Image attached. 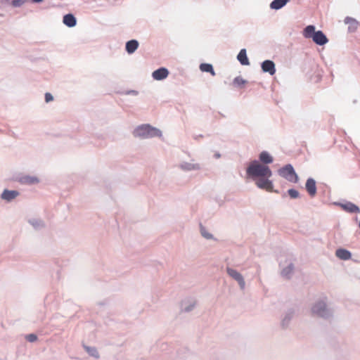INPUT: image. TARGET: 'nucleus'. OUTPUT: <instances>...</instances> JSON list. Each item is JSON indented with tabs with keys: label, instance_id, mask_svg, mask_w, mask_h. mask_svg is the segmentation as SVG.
<instances>
[{
	"label": "nucleus",
	"instance_id": "f257e3e1",
	"mask_svg": "<svg viewBox=\"0 0 360 360\" xmlns=\"http://www.w3.org/2000/svg\"><path fill=\"white\" fill-rule=\"evenodd\" d=\"M247 174L252 179L259 178L255 182L258 188L269 192L273 191V184L269 179L272 172L269 166L254 160L248 167Z\"/></svg>",
	"mask_w": 360,
	"mask_h": 360
},
{
	"label": "nucleus",
	"instance_id": "f03ea898",
	"mask_svg": "<svg viewBox=\"0 0 360 360\" xmlns=\"http://www.w3.org/2000/svg\"><path fill=\"white\" fill-rule=\"evenodd\" d=\"M135 135L141 137L160 136L161 131L148 124H144L136 129Z\"/></svg>",
	"mask_w": 360,
	"mask_h": 360
},
{
	"label": "nucleus",
	"instance_id": "7ed1b4c3",
	"mask_svg": "<svg viewBox=\"0 0 360 360\" xmlns=\"http://www.w3.org/2000/svg\"><path fill=\"white\" fill-rule=\"evenodd\" d=\"M278 174L282 177L290 182L297 183L298 176L291 165H286L278 170Z\"/></svg>",
	"mask_w": 360,
	"mask_h": 360
},
{
	"label": "nucleus",
	"instance_id": "20e7f679",
	"mask_svg": "<svg viewBox=\"0 0 360 360\" xmlns=\"http://www.w3.org/2000/svg\"><path fill=\"white\" fill-rule=\"evenodd\" d=\"M227 273L231 277L238 281L241 288H244L245 283L242 275L240 273L231 268H227Z\"/></svg>",
	"mask_w": 360,
	"mask_h": 360
},
{
	"label": "nucleus",
	"instance_id": "39448f33",
	"mask_svg": "<svg viewBox=\"0 0 360 360\" xmlns=\"http://www.w3.org/2000/svg\"><path fill=\"white\" fill-rule=\"evenodd\" d=\"M312 312L319 316H324L326 314V306L323 302L316 303L312 308Z\"/></svg>",
	"mask_w": 360,
	"mask_h": 360
},
{
	"label": "nucleus",
	"instance_id": "423d86ee",
	"mask_svg": "<svg viewBox=\"0 0 360 360\" xmlns=\"http://www.w3.org/2000/svg\"><path fill=\"white\" fill-rule=\"evenodd\" d=\"M262 69L264 72L274 75L276 72L275 64L273 61L266 60L262 63Z\"/></svg>",
	"mask_w": 360,
	"mask_h": 360
},
{
	"label": "nucleus",
	"instance_id": "0eeeda50",
	"mask_svg": "<svg viewBox=\"0 0 360 360\" xmlns=\"http://www.w3.org/2000/svg\"><path fill=\"white\" fill-rule=\"evenodd\" d=\"M313 41L319 45H324L328 42V39L321 31H317L312 36Z\"/></svg>",
	"mask_w": 360,
	"mask_h": 360
},
{
	"label": "nucleus",
	"instance_id": "6e6552de",
	"mask_svg": "<svg viewBox=\"0 0 360 360\" xmlns=\"http://www.w3.org/2000/svg\"><path fill=\"white\" fill-rule=\"evenodd\" d=\"M306 190L309 194L310 196L314 197L316 194V181L311 179L309 178L307 180L306 184Z\"/></svg>",
	"mask_w": 360,
	"mask_h": 360
},
{
	"label": "nucleus",
	"instance_id": "1a4fd4ad",
	"mask_svg": "<svg viewBox=\"0 0 360 360\" xmlns=\"http://www.w3.org/2000/svg\"><path fill=\"white\" fill-rule=\"evenodd\" d=\"M168 75V70L165 68H161L153 72V77L156 80H161L165 79Z\"/></svg>",
	"mask_w": 360,
	"mask_h": 360
},
{
	"label": "nucleus",
	"instance_id": "9d476101",
	"mask_svg": "<svg viewBox=\"0 0 360 360\" xmlns=\"http://www.w3.org/2000/svg\"><path fill=\"white\" fill-rule=\"evenodd\" d=\"M335 255L340 259L347 260L349 259L352 257V254L350 252L345 249L340 248L338 249L335 252Z\"/></svg>",
	"mask_w": 360,
	"mask_h": 360
},
{
	"label": "nucleus",
	"instance_id": "9b49d317",
	"mask_svg": "<svg viewBox=\"0 0 360 360\" xmlns=\"http://www.w3.org/2000/svg\"><path fill=\"white\" fill-rule=\"evenodd\" d=\"M341 207L346 212L350 213H358L360 212L359 208L352 202L341 204Z\"/></svg>",
	"mask_w": 360,
	"mask_h": 360
},
{
	"label": "nucleus",
	"instance_id": "f8f14e48",
	"mask_svg": "<svg viewBox=\"0 0 360 360\" xmlns=\"http://www.w3.org/2000/svg\"><path fill=\"white\" fill-rule=\"evenodd\" d=\"M63 22L69 27H74L77 23L76 18L72 14H67L64 15Z\"/></svg>",
	"mask_w": 360,
	"mask_h": 360
},
{
	"label": "nucleus",
	"instance_id": "ddd939ff",
	"mask_svg": "<svg viewBox=\"0 0 360 360\" xmlns=\"http://www.w3.org/2000/svg\"><path fill=\"white\" fill-rule=\"evenodd\" d=\"M139 47V42L132 39L127 42L126 44V51L128 53H133Z\"/></svg>",
	"mask_w": 360,
	"mask_h": 360
},
{
	"label": "nucleus",
	"instance_id": "4468645a",
	"mask_svg": "<svg viewBox=\"0 0 360 360\" xmlns=\"http://www.w3.org/2000/svg\"><path fill=\"white\" fill-rule=\"evenodd\" d=\"M237 58L239 60V62L243 65H248L250 64L249 60L247 57L246 50L244 49L240 51L239 53L238 54Z\"/></svg>",
	"mask_w": 360,
	"mask_h": 360
},
{
	"label": "nucleus",
	"instance_id": "2eb2a0df",
	"mask_svg": "<svg viewBox=\"0 0 360 360\" xmlns=\"http://www.w3.org/2000/svg\"><path fill=\"white\" fill-rule=\"evenodd\" d=\"M259 160L264 164H270L273 162V158L268 152L262 151L259 154Z\"/></svg>",
	"mask_w": 360,
	"mask_h": 360
},
{
	"label": "nucleus",
	"instance_id": "dca6fc26",
	"mask_svg": "<svg viewBox=\"0 0 360 360\" xmlns=\"http://www.w3.org/2000/svg\"><path fill=\"white\" fill-rule=\"evenodd\" d=\"M18 193L17 191L5 190L1 194V198L4 200L10 201L18 196Z\"/></svg>",
	"mask_w": 360,
	"mask_h": 360
},
{
	"label": "nucleus",
	"instance_id": "f3484780",
	"mask_svg": "<svg viewBox=\"0 0 360 360\" xmlns=\"http://www.w3.org/2000/svg\"><path fill=\"white\" fill-rule=\"evenodd\" d=\"M288 1V0H274L271 3L270 6L273 9L278 10L284 6Z\"/></svg>",
	"mask_w": 360,
	"mask_h": 360
},
{
	"label": "nucleus",
	"instance_id": "a211bd4d",
	"mask_svg": "<svg viewBox=\"0 0 360 360\" xmlns=\"http://www.w3.org/2000/svg\"><path fill=\"white\" fill-rule=\"evenodd\" d=\"M200 70L202 72H210L212 76L215 75V72L213 70L212 65L208 63H202L200 65Z\"/></svg>",
	"mask_w": 360,
	"mask_h": 360
},
{
	"label": "nucleus",
	"instance_id": "6ab92c4d",
	"mask_svg": "<svg viewBox=\"0 0 360 360\" xmlns=\"http://www.w3.org/2000/svg\"><path fill=\"white\" fill-rule=\"evenodd\" d=\"M314 32H316L314 26L308 25L304 28L303 35L306 38H310L312 37Z\"/></svg>",
	"mask_w": 360,
	"mask_h": 360
},
{
	"label": "nucleus",
	"instance_id": "aec40b11",
	"mask_svg": "<svg viewBox=\"0 0 360 360\" xmlns=\"http://www.w3.org/2000/svg\"><path fill=\"white\" fill-rule=\"evenodd\" d=\"M21 181L25 184H34L39 182V180L37 177L34 176H25L22 178Z\"/></svg>",
	"mask_w": 360,
	"mask_h": 360
},
{
	"label": "nucleus",
	"instance_id": "412c9836",
	"mask_svg": "<svg viewBox=\"0 0 360 360\" xmlns=\"http://www.w3.org/2000/svg\"><path fill=\"white\" fill-rule=\"evenodd\" d=\"M85 349L88 352V354H90L91 356H92L95 358L99 357V354H98V352L96 348L91 347H85Z\"/></svg>",
	"mask_w": 360,
	"mask_h": 360
},
{
	"label": "nucleus",
	"instance_id": "4be33fe9",
	"mask_svg": "<svg viewBox=\"0 0 360 360\" xmlns=\"http://www.w3.org/2000/svg\"><path fill=\"white\" fill-rule=\"evenodd\" d=\"M246 84V81L241 77H237L233 80V84L238 87H243Z\"/></svg>",
	"mask_w": 360,
	"mask_h": 360
},
{
	"label": "nucleus",
	"instance_id": "5701e85b",
	"mask_svg": "<svg viewBox=\"0 0 360 360\" xmlns=\"http://www.w3.org/2000/svg\"><path fill=\"white\" fill-rule=\"evenodd\" d=\"M288 193L292 198H297L299 196L298 191L295 189H289Z\"/></svg>",
	"mask_w": 360,
	"mask_h": 360
},
{
	"label": "nucleus",
	"instance_id": "b1692460",
	"mask_svg": "<svg viewBox=\"0 0 360 360\" xmlns=\"http://www.w3.org/2000/svg\"><path fill=\"white\" fill-rule=\"evenodd\" d=\"M292 270H293L292 266L289 265L286 269L283 270L282 274L285 276H288L290 273H292Z\"/></svg>",
	"mask_w": 360,
	"mask_h": 360
},
{
	"label": "nucleus",
	"instance_id": "393cba45",
	"mask_svg": "<svg viewBox=\"0 0 360 360\" xmlns=\"http://www.w3.org/2000/svg\"><path fill=\"white\" fill-rule=\"evenodd\" d=\"M26 340L30 342H33L37 340V337L34 334H29L26 336Z\"/></svg>",
	"mask_w": 360,
	"mask_h": 360
},
{
	"label": "nucleus",
	"instance_id": "a878e982",
	"mask_svg": "<svg viewBox=\"0 0 360 360\" xmlns=\"http://www.w3.org/2000/svg\"><path fill=\"white\" fill-rule=\"evenodd\" d=\"M24 1L23 0H13L12 1V5L13 6H21L22 4H23Z\"/></svg>",
	"mask_w": 360,
	"mask_h": 360
},
{
	"label": "nucleus",
	"instance_id": "bb28decb",
	"mask_svg": "<svg viewBox=\"0 0 360 360\" xmlns=\"http://www.w3.org/2000/svg\"><path fill=\"white\" fill-rule=\"evenodd\" d=\"M53 100V97L50 93L45 94V101L46 103L52 101Z\"/></svg>",
	"mask_w": 360,
	"mask_h": 360
},
{
	"label": "nucleus",
	"instance_id": "cd10ccee",
	"mask_svg": "<svg viewBox=\"0 0 360 360\" xmlns=\"http://www.w3.org/2000/svg\"><path fill=\"white\" fill-rule=\"evenodd\" d=\"M201 233L206 238H210L212 237V236L210 233H208L205 231V228L202 227V226H201Z\"/></svg>",
	"mask_w": 360,
	"mask_h": 360
},
{
	"label": "nucleus",
	"instance_id": "c85d7f7f",
	"mask_svg": "<svg viewBox=\"0 0 360 360\" xmlns=\"http://www.w3.org/2000/svg\"><path fill=\"white\" fill-rule=\"evenodd\" d=\"M350 22H352V23H353L354 25H355L356 26L357 25V22H356L355 20H354V19H352V18H349V17H347V18L345 19V23H347H347H349Z\"/></svg>",
	"mask_w": 360,
	"mask_h": 360
},
{
	"label": "nucleus",
	"instance_id": "c756f323",
	"mask_svg": "<svg viewBox=\"0 0 360 360\" xmlns=\"http://www.w3.org/2000/svg\"><path fill=\"white\" fill-rule=\"evenodd\" d=\"M33 1H35V2H40V1H41L42 0H33Z\"/></svg>",
	"mask_w": 360,
	"mask_h": 360
},
{
	"label": "nucleus",
	"instance_id": "7c9ffc66",
	"mask_svg": "<svg viewBox=\"0 0 360 360\" xmlns=\"http://www.w3.org/2000/svg\"><path fill=\"white\" fill-rule=\"evenodd\" d=\"M359 228H360V221H359Z\"/></svg>",
	"mask_w": 360,
	"mask_h": 360
}]
</instances>
